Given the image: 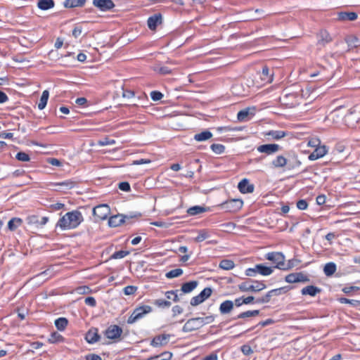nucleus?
Listing matches in <instances>:
<instances>
[{
    "mask_svg": "<svg viewBox=\"0 0 360 360\" xmlns=\"http://www.w3.org/2000/svg\"><path fill=\"white\" fill-rule=\"evenodd\" d=\"M84 220L82 213L78 210H72L67 212L59 219L56 226L62 230H70L76 229Z\"/></svg>",
    "mask_w": 360,
    "mask_h": 360,
    "instance_id": "1",
    "label": "nucleus"
},
{
    "mask_svg": "<svg viewBox=\"0 0 360 360\" xmlns=\"http://www.w3.org/2000/svg\"><path fill=\"white\" fill-rule=\"evenodd\" d=\"M266 259L274 263L277 269L285 271L290 269V266H285V256L281 252H269L266 255Z\"/></svg>",
    "mask_w": 360,
    "mask_h": 360,
    "instance_id": "2",
    "label": "nucleus"
},
{
    "mask_svg": "<svg viewBox=\"0 0 360 360\" xmlns=\"http://www.w3.org/2000/svg\"><path fill=\"white\" fill-rule=\"evenodd\" d=\"M238 288L242 292H259L266 288V285L257 281L249 280L239 284Z\"/></svg>",
    "mask_w": 360,
    "mask_h": 360,
    "instance_id": "3",
    "label": "nucleus"
},
{
    "mask_svg": "<svg viewBox=\"0 0 360 360\" xmlns=\"http://www.w3.org/2000/svg\"><path fill=\"white\" fill-rule=\"evenodd\" d=\"M152 311L151 307L148 305H143L141 307H136L127 319V323L132 324L136 322L138 320L142 319L146 314L150 313Z\"/></svg>",
    "mask_w": 360,
    "mask_h": 360,
    "instance_id": "4",
    "label": "nucleus"
},
{
    "mask_svg": "<svg viewBox=\"0 0 360 360\" xmlns=\"http://www.w3.org/2000/svg\"><path fill=\"white\" fill-rule=\"evenodd\" d=\"M243 202L240 199H231L221 203L220 207L221 209L227 212H237L243 207Z\"/></svg>",
    "mask_w": 360,
    "mask_h": 360,
    "instance_id": "5",
    "label": "nucleus"
},
{
    "mask_svg": "<svg viewBox=\"0 0 360 360\" xmlns=\"http://www.w3.org/2000/svg\"><path fill=\"white\" fill-rule=\"evenodd\" d=\"M110 214V208L105 204L96 206L93 209V214L97 220H105Z\"/></svg>",
    "mask_w": 360,
    "mask_h": 360,
    "instance_id": "6",
    "label": "nucleus"
},
{
    "mask_svg": "<svg viewBox=\"0 0 360 360\" xmlns=\"http://www.w3.org/2000/svg\"><path fill=\"white\" fill-rule=\"evenodd\" d=\"M212 292V290L210 288H204L198 295L191 298V304L192 306H197L201 304L211 296Z\"/></svg>",
    "mask_w": 360,
    "mask_h": 360,
    "instance_id": "7",
    "label": "nucleus"
},
{
    "mask_svg": "<svg viewBox=\"0 0 360 360\" xmlns=\"http://www.w3.org/2000/svg\"><path fill=\"white\" fill-rule=\"evenodd\" d=\"M93 5L101 11H107L115 7L112 0H93Z\"/></svg>",
    "mask_w": 360,
    "mask_h": 360,
    "instance_id": "8",
    "label": "nucleus"
},
{
    "mask_svg": "<svg viewBox=\"0 0 360 360\" xmlns=\"http://www.w3.org/2000/svg\"><path fill=\"white\" fill-rule=\"evenodd\" d=\"M122 333V329L120 327L112 325L106 329L105 335L108 339L115 340L120 337Z\"/></svg>",
    "mask_w": 360,
    "mask_h": 360,
    "instance_id": "9",
    "label": "nucleus"
},
{
    "mask_svg": "<svg viewBox=\"0 0 360 360\" xmlns=\"http://www.w3.org/2000/svg\"><path fill=\"white\" fill-rule=\"evenodd\" d=\"M328 153V148L325 145L315 148L314 150L309 155V160L314 161L323 158Z\"/></svg>",
    "mask_w": 360,
    "mask_h": 360,
    "instance_id": "10",
    "label": "nucleus"
},
{
    "mask_svg": "<svg viewBox=\"0 0 360 360\" xmlns=\"http://www.w3.org/2000/svg\"><path fill=\"white\" fill-rule=\"evenodd\" d=\"M198 320V317L188 319L183 327V331L191 332L201 328V323H200V322Z\"/></svg>",
    "mask_w": 360,
    "mask_h": 360,
    "instance_id": "11",
    "label": "nucleus"
},
{
    "mask_svg": "<svg viewBox=\"0 0 360 360\" xmlns=\"http://www.w3.org/2000/svg\"><path fill=\"white\" fill-rule=\"evenodd\" d=\"M281 149V147L278 144H264L257 147V150L260 153H264L267 155H271Z\"/></svg>",
    "mask_w": 360,
    "mask_h": 360,
    "instance_id": "12",
    "label": "nucleus"
},
{
    "mask_svg": "<svg viewBox=\"0 0 360 360\" xmlns=\"http://www.w3.org/2000/svg\"><path fill=\"white\" fill-rule=\"evenodd\" d=\"M170 335L162 334L155 336L151 341L150 345L154 347H162L167 344Z\"/></svg>",
    "mask_w": 360,
    "mask_h": 360,
    "instance_id": "13",
    "label": "nucleus"
},
{
    "mask_svg": "<svg viewBox=\"0 0 360 360\" xmlns=\"http://www.w3.org/2000/svg\"><path fill=\"white\" fill-rule=\"evenodd\" d=\"M317 44L325 46L327 44L332 41L333 39L330 34L326 30H321L318 36Z\"/></svg>",
    "mask_w": 360,
    "mask_h": 360,
    "instance_id": "14",
    "label": "nucleus"
},
{
    "mask_svg": "<svg viewBox=\"0 0 360 360\" xmlns=\"http://www.w3.org/2000/svg\"><path fill=\"white\" fill-rule=\"evenodd\" d=\"M126 217L124 214H121L112 216L109 218L108 225L110 227H117L125 222Z\"/></svg>",
    "mask_w": 360,
    "mask_h": 360,
    "instance_id": "15",
    "label": "nucleus"
},
{
    "mask_svg": "<svg viewBox=\"0 0 360 360\" xmlns=\"http://www.w3.org/2000/svg\"><path fill=\"white\" fill-rule=\"evenodd\" d=\"M238 188L243 193H251L254 191L253 184H250L246 179H243L238 183Z\"/></svg>",
    "mask_w": 360,
    "mask_h": 360,
    "instance_id": "16",
    "label": "nucleus"
},
{
    "mask_svg": "<svg viewBox=\"0 0 360 360\" xmlns=\"http://www.w3.org/2000/svg\"><path fill=\"white\" fill-rule=\"evenodd\" d=\"M51 185L58 187V188H56V190L65 191L74 188L76 185V183L72 180H66L61 182L53 183Z\"/></svg>",
    "mask_w": 360,
    "mask_h": 360,
    "instance_id": "17",
    "label": "nucleus"
},
{
    "mask_svg": "<svg viewBox=\"0 0 360 360\" xmlns=\"http://www.w3.org/2000/svg\"><path fill=\"white\" fill-rule=\"evenodd\" d=\"M100 336L98 335V329L96 328H91L86 334V340L91 344L95 343L99 340Z\"/></svg>",
    "mask_w": 360,
    "mask_h": 360,
    "instance_id": "18",
    "label": "nucleus"
},
{
    "mask_svg": "<svg viewBox=\"0 0 360 360\" xmlns=\"http://www.w3.org/2000/svg\"><path fill=\"white\" fill-rule=\"evenodd\" d=\"M148 26L151 30H155L157 26L162 23V15L155 14L148 19Z\"/></svg>",
    "mask_w": 360,
    "mask_h": 360,
    "instance_id": "19",
    "label": "nucleus"
},
{
    "mask_svg": "<svg viewBox=\"0 0 360 360\" xmlns=\"http://www.w3.org/2000/svg\"><path fill=\"white\" fill-rule=\"evenodd\" d=\"M198 281H192L184 283L181 288V293H182V295H183L185 293L191 292L194 289L196 288V287L198 286Z\"/></svg>",
    "mask_w": 360,
    "mask_h": 360,
    "instance_id": "20",
    "label": "nucleus"
},
{
    "mask_svg": "<svg viewBox=\"0 0 360 360\" xmlns=\"http://www.w3.org/2000/svg\"><path fill=\"white\" fill-rule=\"evenodd\" d=\"M321 291V290L318 287H316L314 285H308L307 287L303 288L301 290V292L302 295H309L310 296L314 297Z\"/></svg>",
    "mask_w": 360,
    "mask_h": 360,
    "instance_id": "21",
    "label": "nucleus"
},
{
    "mask_svg": "<svg viewBox=\"0 0 360 360\" xmlns=\"http://www.w3.org/2000/svg\"><path fill=\"white\" fill-rule=\"evenodd\" d=\"M233 302L231 300H226L220 304L219 311L221 314H229L233 309Z\"/></svg>",
    "mask_w": 360,
    "mask_h": 360,
    "instance_id": "22",
    "label": "nucleus"
},
{
    "mask_svg": "<svg viewBox=\"0 0 360 360\" xmlns=\"http://www.w3.org/2000/svg\"><path fill=\"white\" fill-rule=\"evenodd\" d=\"M282 290V288L278 289H274L271 290L269 292H268L264 296H263L261 298H259L256 300V302L257 303H267L269 302L271 297L274 295H278V292Z\"/></svg>",
    "mask_w": 360,
    "mask_h": 360,
    "instance_id": "23",
    "label": "nucleus"
},
{
    "mask_svg": "<svg viewBox=\"0 0 360 360\" xmlns=\"http://www.w3.org/2000/svg\"><path fill=\"white\" fill-rule=\"evenodd\" d=\"M357 18V14L354 12H340L338 14V20L353 21Z\"/></svg>",
    "mask_w": 360,
    "mask_h": 360,
    "instance_id": "24",
    "label": "nucleus"
},
{
    "mask_svg": "<svg viewBox=\"0 0 360 360\" xmlns=\"http://www.w3.org/2000/svg\"><path fill=\"white\" fill-rule=\"evenodd\" d=\"M86 3V0H65L64 6L65 8L82 7Z\"/></svg>",
    "mask_w": 360,
    "mask_h": 360,
    "instance_id": "25",
    "label": "nucleus"
},
{
    "mask_svg": "<svg viewBox=\"0 0 360 360\" xmlns=\"http://www.w3.org/2000/svg\"><path fill=\"white\" fill-rule=\"evenodd\" d=\"M255 269L257 273L262 276H269L273 272V269L271 267L266 266L263 264L255 265Z\"/></svg>",
    "mask_w": 360,
    "mask_h": 360,
    "instance_id": "26",
    "label": "nucleus"
},
{
    "mask_svg": "<svg viewBox=\"0 0 360 360\" xmlns=\"http://www.w3.org/2000/svg\"><path fill=\"white\" fill-rule=\"evenodd\" d=\"M206 211H207V208L200 205H195L188 208L187 210V213L191 216H194L203 213Z\"/></svg>",
    "mask_w": 360,
    "mask_h": 360,
    "instance_id": "27",
    "label": "nucleus"
},
{
    "mask_svg": "<svg viewBox=\"0 0 360 360\" xmlns=\"http://www.w3.org/2000/svg\"><path fill=\"white\" fill-rule=\"evenodd\" d=\"M274 167H283L288 165L287 159L283 155H278L271 162Z\"/></svg>",
    "mask_w": 360,
    "mask_h": 360,
    "instance_id": "28",
    "label": "nucleus"
},
{
    "mask_svg": "<svg viewBox=\"0 0 360 360\" xmlns=\"http://www.w3.org/2000/svg\"><path fill=\"white\" fill-rule=\"evenodd\" d=\"M273 75L270 73V70L267 66H264L262 68V73H261V79L264 82H271Z\"/></svg>",
    "mask_w": 360,
    "mask_h": 360,
    "instance_id": "29",
    "label": "nucleus"
},
{
    "mask_svg": "<svg viewBox=\"0 0 360 360\" xmlns=\"http://www.w3.org/2000/svg\"><path fill=\"white\" fill-rule=\"evenodd\" d=\"M253 115V112H251L250 108H245L238 112L237 118L240 122L247 121L250 115Z\"/></svg>",
    "mask_w": 360,
    "mask_h": 360,
    "instance_id": "30",
    "label": "nucleus"
},
{
    "mask_svg": "<svg viewBox=\"0 0 360 360\" xmlns=\"http://www.w3.org/2000/svg\"><path fill=\"white\" fill-rule=\"evenodd\" d=\"M212 137V134L206 130L199 134H196L194 136V139L197 141H205Z\"/></svg>",
    "mask_w": 360,
    "mask_h": 360,
    "instance_id": "31",
    "label": "nucleus"
},
{
    "mask_svg": "<svg viewBox=\"0 0 360 360\" xmlns=\"http://www.w3.org/2000/svg\"><path fill=\"white\" fill-rule=\"evenodd\" d=\"M37 6L41 10H48L54 6V1L53 0H39Z\"/></svg>",
    "mask_w": 360,
    "mask_h": 360,
    "instance_id": "32",
    "label": "nucleus"
},
{
    "mask_svg": "<svg viewBox=\"0 0 360 360\" xmlns=\"http://www.w3.org/2000/svg\"><path fill=\"white\" fill-rule=\"evenodd\" d=\"M345 41L348 46V51L354 47H357L359 45L357 44L359 39L355 36H349L345 38Z\"/></svg>",
    "mask_w": 360,
    "mask_h": 360,
    "instance_id": "33",
    "label": "nucleus"
},
{
    "mask_svg": "<svg viewBox=\"0 0 360 360\" xmlns=\"http://www.w3.org/2000/svg\"><path fill=\"white\" fill-rule=\"evenodd\" d=\"M336 271V265L333 262L327 263L323 268V272L326 276H331Z\"/></svg>",
    "mask_w": 360,
    "mask_h": 360,
    "instance_id": "34",
    "label": "nucleus"
},
{
    "mask_svg": "<svg viewBox=\"0 0 360 360\" xmlns=\"http://www.w3.org/2000/svg\"><path fill=\"white\" fill-rule=\"evenodd\" d=\"M235 266L233 261L231 259H223L220 262L219 267L224 270H231Z\"/></svg>",
    "mask_w": 360,
    "mask_h": 360,
    "instance_id": "35",
    "label": "nucleus"
},
{
    "mask_svg": "<svg viewBox=\"0 0 360 360\" xmlns=\"http://www.w3.org/2000/svg\"><path fill=\"white\" fill-rule=\"evenodd\" d=\"M49 93L47 90H44L42 92V95L40 98V101L38 104V108L39 110H43L46 107V105L47 104L48 99H49Z\"/></svg>",
    "mask_w": 360,
    "mask_h": 360,
    "instance_id": "36",
    "label": "nucleus"
},
{
    "mask_svg": "<svg viewBox=\"0 0 360 360\" xmlns=\"http://www.w3.org/2000/svg\"><path fill=\"white\" fill-rule=\"evenodd\" d=\"M210 236V233L207 230L202 229L199 231L198 235L194 238V241L196 243H200Z\"/></svg>",
    "mask_w": 360,
    "mask_h": 360,
    "instance_id": "37",
    "label": "nucleus"
},
{
    "mask_svg": "<svg viewBox=\"0 0 360 360\" xmlns=\"http://www.w3.org/2000/svg\"><path fill=\"white\" fill-rule=\"evenodd\" d=\"M22 220L20 218H13L8 223V227L11 231L15 230L22 224Z\"/></svg>",
    "mask_w": 360,
    "mask_h": 360,
    "instance_id": "38",
    "label": "nucleus"
},
{
    "mask_svg": "<svg viewBox=\"0 0 360 360\" xmlns=\"http://www.w3.org/2000/svg\"><path fill=\"white\" fill-rule=\"evenodd\" d=\"M259 314V310L247 311L240 313V314H238L237 316V317L234 318L233 319H245V318H249V317H252V316H256Z\"/></svg>",
    "mask_w": 360,
    "mask_h": 360,
    "instance_id": "39",
    "label": "nucleus"
},
{
    "mask_svg": "<svg viewBox=\"0 0 360 360\" xmlns=\"http://www.w3.org/2000/svg\"><path fill=\"white\" fill-rule=\"evenodd\" d=\"M68 323V320L63 317L58 318L55 321L56 327L59 330H63L66 328Z\"/></svg>",
    "mask_w": 360,
    "mask_h": 360,
    "instance_id": "40",
    "label": "nucleus"
},
{
    "mask_svg": "<svg viewBox=\"0 0 360 360\" xmlns=\"http://www.w3.org/2000/svg\"><path fill=\"white\" fill-rule=\"evenodd\" d=\"M178 292H179L178 290L167 291L165 293V295L167 299L172 300L174 302H176L179 301V297L182 296V293H180L179 295H178L177 294Z\"/></svg>",
    "mask_w": 360,
    "mask_h": 360,
    "instance_id": "41",
    "label": "nucleus"
},
{
    "mask_svg": "<svg viewBox=\"0 0 360 360\" xmlns=\"http://www.w3.org/2000/svg\"><path fill=\"white\" fill-rule=\"evenodd\" d=\"M268 136L272 137V139L276 140H279L286 136V133L283 131H270L266 134Z\"/></svg>",
    "mask_w": 360,
    "mask_h": 360,
    "instance_id": "42",
    "label": "nucleus"
},
{
    "mask_svg": "<svg viewBox=\"0 0 360 360\" xmlns=\"http://www.w3.org/2000/svg\"><path fill=\"white\" fill-rule=\"evenodd\" d=\"M339 301L342 304H349L354 307H358L360 306V301L356 300H349L345 297H341L339 299Z\"/></svg>",
    "mask_w": 360,
    "mask_h": 360,
    "instance_id": "43",
    "label": "nucleus"
},
{
    "mask_svg": "<svg viewBox=\"0 0 360 360\" xmlns=\"http://www.w3.org/2000/svg\"><path fill=\"white\" fill-rule=\"evenodd\" d=\"M183 274V270L181 269H175L169 271L166 274V277L167 278H173L178 276H180Z\"/></svg>",
    "mask_w": 360,
    "mask_h": 360,
    "instance_id": "44",
    "label": "nucleus"
},
{
    "mask_svg": "<svg viewBox=\"0 0 360 360\" xmlns=\"http://www.w3.org/2000/svg\"><path fill=\"white\" fill-rule=\"evenodd\" d=\"M212 150L216 154H221L225 150L224 146L222 144L213 143L210 146Z\"/></svg>",
    "mask_w": 360,
    "mask_h": 360,
    "instance_id": "45",
    "label": "nucleus"
},
{
    "mask_svg": "<svg viewBox=\"0 0 360 360\" xmlns=\"http://www.w3.org/2000/svg\"><path fill=\"white\" fill-rule=\"evenodd\" d=\"M199 319V321L201 323L202 327L206 324L211 323L214 320V316L212 315H210L205 317H198Z\"/></svg>",
    "mask_w": 360,
    "mask_h": 360,
    "instance_id": "46",
    "label": "nucleus"
},
{
    "mask_svg": "<svg viewBox=\"0 0 360 360\" xmlns=\"http://www.w3.org/2000/svg\"><path fill=\"white\" fill-rule=\"evenodd\" d=\"M26 221L28 224L39 226V219L37 215H30L26 218Z\"/></svg>",
    "mask_w": 360,
    "mask_h": 360,
    "instance_id": "47",
    "label": "nucleus"
},
{
    "mask_svg": "<svg viewBox=\"0 0 360 360\" xmlns=\"http://www.w3.org/2000/svg\"><path fill=\"white\" fill-rule=\"evenodd\" d=\"M154 304L156 306H158L159 307H162V308H165V307L167 308L171 306V302L169 301L162 300V299L155 300L154 301Z\"/></svg>",
    "mask_w": 360,
    "mask_h": 360,
    "instance_id": "48",
    "label": "nucleus"
},
{
    "mask_svg": "<svg viewBox=\"0 0 360 360\" xmlns=\"http://www.w3.org/2000/svg\"><path fill=\"white\" fill-rule=\"evenodd\" d=\"M129 254V251H124V250H120L117 252H114L111 255L112 259H122L126 257Z\"/></svg>",
    "mask_w": 360,
    "mask_h": 360,
    "instance_id": "49",
    "label": "nucleus"
},
{
    "mask_svg": "<svg viewBox=\"0 0 360 360\" xmlns=\"http://www.w3.org/2000/svg\"><path fill=\"white\" fill-rule=\"evenodd\" d=\"M15 158L21 162H29L30 158L28 154L24 152H19L16 154Z\"/></svg>",
    "mask_w": 360,
    "mask_h": 360,
    "instance_id": "50",
    "label": "nucleus"
},
{
    "mask_svg": "<svg viewBox=\"0 0 360 360\" xmlns=\"http://www.w3.org/2000/svg\"><path fill=\"white\" fill-rule=\"evenodd\" d=\"M298 281L297 273L290 274L285 276V281L289 283H297Z\"/></svg>",
    "mask_w": 360,
    "mask_h": 360,
    "instance_id": "51",
    "label": "nucleus"
},
{
    "mask_svg": "<svg viewBox=\"0 0 360 360\" xmlns=\"http://www.w3.org/2000/svg\"><path fill=\"white\" fill-rule=\"evenodd\" d=\"M136 290H137V287L134 286V285H128V286L125 287L123 290L124 293L126 295H133L136 292Z\"/></svg>",
    "mask_w": 360,
    "mask_h": 360,
    "instance_id": "52",
    "label": "nucleus"
},
{
    "mask_svg": "<svg viewBox=\"0 0 360 360\" xmlns=\"http://www.w3.org/2000/svg\"><path fill=\"white\" fill-rule=\"evenodd\" d=\"M115 143V141L114 139H110L108 137L103 138V139L98 141L99 146H108V145H113Z\"/></svg>",
    "mask_w": 360,
    "mask_h": 360,
    "instance_id": "53",
    "label": "nucleus"
},
{
    "mask_svg": "<svg viewBox=\"0 0 360 360\" xmlns=\"http://www.w3.org/2000/svg\"><path fill=\"white\" fill-rule=\"evenodd\" d=\"M155 70L164 75L172 72V70L166 66L155 68Z\"/></svg>",
    "mask_w": 360,
    "mask_h": 360,
    "instance_id": "54",
    "label": "nucleus"
},
{
    "mask_svg": "<svg viewBox=\"0 0 360 360\" xmlns=\"http://www.w3.org/2000/svg\"><path fill=\"white\" fill-rule=\"evenodd\" d=\"M63 339V337L58 333L55 332L53 333L51 335V338L49 339V340L53 343L56 342H60Z\"/></svg>",
    "mask_w": 360,
    "mask_h": 360,
    "instance_id": "55",
    "label": "nucleus"
},
{
    "mask_svg": "<svg viewBox=\"0 0 360 360\" xmlns=\"http://www.w3.org/2000/svg\"><path fill=\"white\" fill-rule=\"evenodd\" d=\"M150 97L153 101H160L163 97V95L160 91H151V93H150Z\"/></svg>",
    "mask_w": 360,
    "mask_h": 360,
    "instance_id": "56",
    "label": "nucleus"
},
{
    "mask_svg": "<svg viewBox=\"0 0 360 360\" xmlns=\"http://www.w3.org/2000/svg\"><path fill=\"white\" fill-rule=\"evenodd\" d=\"M321 145V141L319 139H311L308 142V146L312 148H316Z\"/></svg>",
    "mask_w": 360,
    "mask_h": 360,
    "instance_id": "57",
    "label": "nucleus"
},
{
    "mask_svg": "<svg viewBox=\"0 0 360 360\" xmlns=\"http://www.w3.org/2000/svg\"><path fill=\"white\" fill-rule=\"evenodd\" d=\"M308 204L305 200H300L297 202V207L299 210H304L307 208Z\"/></svg>",
    "mask_w": 360,
    "mask_h": 360,
    "instance_id": "58",
    "label": "nucleus"
},
{
    "mask_svg": "<svg viewBox=\"0 0 360 360\" xmlns=\"http://www.w3.org/2000/svg\"><path fill=\"white\" fill-rule=\"evenodd\" d=\"M241 352L245 355H250L253 352L252 348L249 345H243L241 347Z\"/></svg>",
    "mask_w": 360,
    "mask_h": 360,
    "instance_id": "59",
    "label": "nucleus"
},
{
    "mask_svg": "<svg viewBox=\"0 0 360 360\" xmlns=\"http://www.w3.org/2000/svg\"><path fill=\"white\" fill-rule=\"evenodd\" d=\"M301 165V162L297 158V157L295 158V162H289L288 165V168L289 169H294L295 167H300Z\"/></svg>",
    "mask_w": 360,
    "mask_h": 360,
    "instance_id": "60",
    "label": "nucleus"
},
{
    "mask_svg": "<svg viewBox=\"0 0 360 360\" xmlns=\"http://www.w3.org/2000/svg\"><path fill=\"white\" fill-rule=\"evenodd\" d=\"M119 188L123 191H129L130 185L128 182L124 181L119 184Z\"/></svg>",
    "mask_w": 360,
    "mask_h": 360,
    "instance_id": "61",
    "label": "nucleus"
},
{
    "mask_svg": "<svg viewBox=\"0 0 360 360\" xmlns=\"http://www.w3.org/2000/svg\"><path fill=\"white\" fill-rule=\"evenodd\" d=\"M84 302L91 307H95L96 304V300L93 297H87L85 298Z\"/></svg>",
    "mask_w": 360,
    "mask_h": 360,
    "instance_id": "62",
    "label": "nucleus"
},
{
    "mask_svg": "<svg viewBox=\"0 0 360 360\" xmlns=\"http://www.w3.org/2000/svg\"><path fill=\"white\" fill-rule=\"evenodd\" d=\"M78 294H86L89 292V288L87 286H81L76 289Z\"/></svg>",
    "mask_w": 360,
    "mask_h": 360,
    "instance_id": "63",
    "label": "nucleus"
},
{
    "mask_svg": "<svg viewBox=\"0 0 360 360\" xmlns=\"http://www.w3.org/2000/svg\"><path fill=\"white\" fill-rule=\"evenodd\" d=\"M82 32V27H79V26H76L73 30H72V35L75 37V38H77Z\"/></svg>",
    "mask_w": 360,
    "mask_h": 360,
    "instance_id": "64",
    "label": "nucleus"
}]
</instances>
